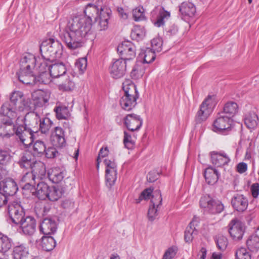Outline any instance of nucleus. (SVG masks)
I'll return each mask as SVG.
<instances>
[{
    "mask_svg": "<svg viewBox=\"0 0 259 259\" xmlns=\"http://www.w3.org/2000/svg\"><path fill=\"white\" fill-rule=\"evenodd\" d=\"M84 13L85 16L72 17L68 21L64 32L61 34L62 40L70 50L83 46L84 37L92 28V18L96 20L100 15L97 7L91 4L87 6Z\"/></svg>",
    "mask_w": 259,
    "mask_h": 259,
    "instance_id": "nucleus-1",
    "label": "nucleus"
},
{
    "mask_svg": "<svg viewBox=\"0 0 259 259\" xmlns=\"http://www.w3.org/2000/svg\"><path fill=\"white\" fill-rule=\"evenodd\" d=\"M10 102H5L0 108V114L10 118L18 119L20 114L31 109V101L23 93L15 91L10 95Z\"/></svg>",
    "mask_w": 259,
    "mask_h": 259,
    "instance_id": "nucleus-2",
    "label": "nucleus"
},
{
    "mask_svg": "<svg viewBox=\"0 0 259 259\" xmlns=\"http://www.w3.org/2000/svg\"><path fill=\"white\" fill-rule=\"evenodd\" d=\"M39 49L41 56L40 62H45L48 64L60 58L62 53L61 44L53 38L44 40L40 45Z\"/></svg>",
    "mask_w": 259,
    "mask_h": 259,
    "instance_id": "nucleus-3",
    "label": "nucleus"
},
{
    "mask_svg": "<svg viewBox=\"0 0 259 259\" xmlns=\"http://www.w3.org/2000/svg\"><path fill=\"white\" fill-rule=\"evenodd\" d=\"M124 95L120 100V105L125 111L132 110L137 105L139 94L136 85L131 80H126L122 84Z\"/></svg>",
    "mask_w": 259,
    "mask_h": 259,
    "instance_id": "nucleus-4",
    "label": "nucleus"
},
{
    "mask_svg": "<svg viewBox=\"0 0 259 259\" xmlns=\"http://www.w3.org/2000/svg\"><path fill=\"white\" fill-rule=\"evenodd\" d=\"M215 97L214 96H208L203 101L200 106V109L197 112L195 120L197 123H201L208 118L212 111L215 104Z\"/></svg>",
    "mask_w": 259,
    "mask_h": 259,
    "instance_id": "nucleus-5",
    "label": "nucleus"
},
{
    "mask_svg": "<svg viewBox=\"0 0 259 259\" xmlns=\"http://www.w3.org/2000/svg\"><path fill=\"white\" fill-rule=\"evenodd\" d=\"M8 212L12 222L16 224H19L25 218V211L21 202L14 200L8 205Z\"/></svg>",
    "mask_w": 259,
    "mask_h": 259,
    "instance_id": "nucleus-6",
    "label": "nucleus"
},
{
    "mask_svg": "<svg viewBox=\"0 0 259 259\" xmlns=\"http://www.w3.org/2000/svg\"><path fill=\"white\" fill-rule=\"evenodd\" d=\"M200 205L206 211L212 214L220 213L224 209V206L220 201L214 200L209 195L201 197Z\"/></svg>",
    "mask_w": 259,
    "mask_h": 259,
    "instance_id": "nucleus-7",
    "label": "nucleus"
},
{
    "mask_svg": "<svg viewBox=\"0 0 259 259\" xmlns=\"http://www.w3.org/2000/svg\"><path fill=\"white\" fill-rule=\"evenodd\" d=\"M104 163L106 166V182L107 186L110 188L114 184L117 179V164L114 159L106 158Z\"/></svg>",
    "mask_w": 259,
    "mask_h": 259,
    "instance_id": "nucleus-8",
    "label": "nucleus"
},
{
    "mask_svg": "<svg viewBox=\"0 0 259 259\" xmlns=\"http://www.w3.org/2000/svg\"><path fill=\"white\" fill-rule=\"evenodd\" d=\"M245 231V225L237 218L232 219L229 224V233L235 241L242 239Z\"/></svg>",
    "mask_w": 259,
    "mask_h": 259,
    "instance_id": "nucleus-9",
    "label": "nucleus"
},
{
    "mask_svg": "<svg viewBox=\"0 0 259 259\" xmlns=\"http://www.w3.org/2000/svg\"><path fill=\"white\" fill-rule=\"evenodd\" d=\"M15 134L23 145L28 146L34 142V134L36 133L23 125H18L16 127Z\"/></svg>",
    "mask_w": 259,
    "mask_h": 259,
    "instance_id": "nucleus-10",
    "label": "nucleus"
},
{
    "mask_svg": "<svg viewBox=\"0 0 259 259\" xmlns=\"http://www.w3.org/2000/svg\"><path fill=\"white\" fill-rule=\"evenodd\" d=\"M117 51L122 56L121 59L129 61L136 57V48L134 44L129 41L122 42L117 48Z\"/></svg>",
    "mask_w": 259,
    "mask_h": 259,
    "instance_id": "nucleus-11",
    "label": "nucleus"
},
{
    "mask_svg": "<svg viewBox=\"0 0 259 259\" xmlns=\"http://www.w3.org/2000/svg\"><path fill=\"white\" fill-rule=\"evenodd\" d=\"M14 118H1L0 119V137L9 138L15 134L18 125H14Z\"/></svg>",
    "mask_w": 259,
    "mask_h": 259,
    "instance_id": "nucleus-12",
    "label": "nucleus"
},
{
    "mask_svg": "<svg viewBox=\"0 0 259 259\" xmlns=\"http://www.w3.org/2000/svg\"><path fill=\"white\" fill-rule=\"evenodd\" d=\"M233 121L230 116L221 113L213 122V128L215 132H222L230 130Z\"/></svg>",
    "mask_w": 259,
    "mask_h": 259,
    "instance_id": "nucleus-13",
    "label": "nucleus"
},
{
    "mask_svg": "<svg viewBox=\"0 0 259 259\" xmlns=\"http://www.w3.org/2000/svg\"><path fill=\"white\" fill-rule=\"evenodd\" d=\"M40 118L35 112H28L25 116L24 127L37 133L38 132V125Z\"/></svg>",
    "mask_w": 259,
    "mask_h": 259,
    "instance_id": "nucleus-14",
    "label": "nucleus"
},
{
    "mask_svg": "<svg viewBox=\"0 0 259 259\" xmlns=\"http://www.w3.org/2000/svg\"><path fill=\"white\" fill-rule=\"evenodd\" d=\"M126 62L122 59H119L115 61L110 68V73L111 76L115 78L122 77L126 71Z\"/></svg>",
    "mask_w": 259,
    "mask_h": 259,
    "instance_id": "nucleus-15",
    "label": "nucleus"
},
{
    "mask_svg": "<svg viewBox=\"0 0 259 259\" xmlns=\"http://www.w3.org/2000/svg\"><path fill=\"white\" fill-rule=\"evenodd\" d=\"M50 140L54 146L60 148L64 147L66 144L64 130L59 126L55 127L51 133Z\"/></svg>",
    "mask_w": 259,
    "mask_h": 259,
    "instance_id": "nucleus-16",
    "label": "nucleus"
},
{
    "mask_svg": "<svg viewBox=\"0 0 259 259\" xmlns=\"http://www.w3.org/2000/svg\"><path fill=\"white\" fill-rule=\"evenodd\" d=\"M51 93L49 91L38 90L32 94V99L35 107H42L48 103L50 98Z\"/></svg>",
    "mask_w": 259,
    "mask_h": 259,
    "instance_id": "nucleus-17",
    "label": "nucleus"
},
{
    "mask_svg": "<svg viewBox=\"0 0 259 259\" xmlns=\"http://www.w3.org/2000/svg\"><path fill=\"white\" fill-rule=\"evenodd\" d=\"M210 154L212 164L217 167H221L227 165L230 161L229 156L223 151H213Z\"/></svg>",
    "mask_w": 259,
    "mask_h": 259,
    "instance_id": "nucleus-18",
    "label": "nucleus"
},
{
    "mask_svg": "<svg viewBox=\"0 0 259 259\" xmlns=\"http://www.w3.org/2000/svg\"><path fill=\"white\" fill-rule=\"evenodd\" d=\"M24 234L27 235H33L36 231V221L32 217L25 218L19 224Z\"/></svg>",
    "mask_w": 259,
    "mask_h": 259,
    "instance_id": "nucleus-19",
    "label": "nucleus"
},
{
    "mask_svg": "<svg viewBox=\"0 0 259 259\" xmlns=\"http://www.w3.org/2000/svg\"><path fill=\"white\" fill-rule=\"evenodd\" d=\"M124 123L130 131L134 132L140 129L142 124V120L139 115L130 114L124 118Z\"/></svg>",
    "mask_w": 259,
    "mask_h": 259,
    "instance_id": "nucleus-20",
    "label": "nucleus"
},
{
    "mask_svg": "<svg viewBox=\"0 0 259 259\" xmlns=\"http://www.w3.org/2000/svg\"><path fill=\"white\" fill-rule=\"evenodd\" d=\"M19 80L24 84H34L36 82V76L32 70L21 69L17 73Z\"/></svg>",
    "mask_w": 259,
    "mask_h": 259,
    "instance_id": "nucleus-21",
    "label": "nucleus"
},
{
    "mask_svg": "<svg viewBox=\"0 0 259 259\" xmlns=\"http://www.w3.org/2000/svg\"><path fill=\"white\" fill-rule=\"evenodd\" d=\"M35 176L33 172H26L20 181V186L24 190L32 191L34 190Z\"/></svg>",
    "mask_w": 259,
    "mask_h": 259,
    "instance_id": "nucleus-22",
    "label": "nucleus"
},
{
    "mask_svg": "<svg viewBox=\"0 0 259 259\" xmlns=\"http://www.w3.org/2000/svg\"><path fill=\"white\" fill-rule=\"evenodd\" d=\"M49 64L45 62H40L38 66L39 75L36 77V82H39L44 84H48L51 81L50 72H48V68Z\"/></svg>",
    "mask_w": 259,
    "mask_h": 259,
    "instance_id": "nucleus-23",
    "label": "nucleus"
},
{
    "mask_svg": "<svg viewBox=\"0 0 259 259\" xmlns=\"http://www.w3.org/2000/svg\"><path fill=\"white\" fill-rule=\"evenodd\" d=\"M39 228L40 232L44 235H50L56 231V223L51 218H45L40 224Z\"/></svg>",
    "mask_w": 259,
    "mask_h": 259,
    "instance_id": "nucleus-24",
    "label": "nucleus"
},
{
    "mask_svg": "<svg viewBox=\"0 0 259 259\" xmlns=\"http://www.w3.org/2000/svg\"><path fill=\"white\" fill-rule=\"evenodd\" d=\"M179 11L183 19H186L194 16L196 13V8L192 3L185 2L179 6Z\"/></svg>",
    "mask_w": 259,
    "mask_h": 259,
    "instance_id": "nucleus-25",
    "label": "nucleus"
},
{
    "mask_svg": "<svg viewBox=\"0 0 259 259\" xmlns=\"http://www.w3.org/2000/svg\"><path fill=\"white\" fill-rule=\"evenodd\" d=\"M50 75L52 78H58L63 76L66 72V68L63 63H58L52 64H49L48 66Z\"/></svg>",
    "mask_w": 259,
    "mask_h": 259,
    "instance_id": "nucleus-26",
    "label": "nucleus"
},
{
    "mask_svg": "<svg viewBox=\"0 0 259 259\" xmlns=\"http://www.w3.org/2000/svg\"><path fill=\"white\" fill-rule=\"evenodd\" d=\"M233 207L238 211H244L248 206V200L243 195L237 194L232 199Z\"/></svg>",
    "mask_w": 259,
    "mask_h": 259,
    "instance_id": "nucleus-27",
    "label": "nucleus"
},
{
    "mask_svg": "<svg viewBox=\"0 0 259 259\" xmlns=\"http://www.w3.org/2000/svg\"><path fill=\"white\" fill-rule=\"evenodd\" d=\"M50 187L48 184L44 182H39L37 185L36 189L32 191L33 195L36 196L38 199L45 200L48 196V193Z\"/></svg>",
    "mask_w": 259,
    "mask_h": 259,
    "instance_id": "nucleus-28",
    "label": "nucleus"
},
{
    "mask_svg": "<svg viewBox=\"0 0 259 259\" xmlns=\"http://www.w3.org/2000/svg\"><path fill=\"white\" fill-rule=\"evenodd\" d=\"M36 61V58L33 55L27 54L21 59L20 62V68L21 69L33 70L34 68Z\"/></svg>",
    "mask_w": 259,
    "mask_h": 259,
    "instance_id": "nucleus-29",
    "label": "nucleus"
},
{
    "mask_svg": "<svg viewBox=\"0 0 259 259\" xmlns=\"http://www.w3.org/2000/svg\"><path fill=\"white\" fill-rule=\"evenodd\" d=\"M204 177L208 184L213 185L217 182L219 179V172L215 168L209 167L205 169Z\"/></svg>",
    "mask_w": 259,
    "mask_h": 259,
    "instance_id": "nucleus-30",
    "label": "nucleus"
},
{
    "mask_svg": "<svg viewBox=\"0 0 259 259\" xmlns=\"http://www.w3.org/2000/svg\"><path fill=\"white\" fill-rule=\"evenodd\" d=\"M3 190L6 195H13L17 192L18 187L13 180L9 179L3 183Z\"/></svg>",
    "mask_w": 259,
    "mask_h": 259,
    "instance_id": "nucleus-31",
    "label": "nucleus"
},
{
    "mask_svg": "<svg viewBox=\"0 0 259 259\" xmlns=\"http://www.w3.org/2000/svg\"><path fill=\"white\" fill-rule=\"evenodd\" d=\"M49 179L54 183H58L62 181L64 177V171L58 167H54L49 172Z\"/></svg>",
    "mask_w": 259,
    "mask_h": 259,
    "instance_id": "nucleus-32",
    "label": "nucleus"
},
{
    "mask_svg": "<svg viewBox=\"0 0 259 259\" xmlns=\"http://www.w3.org/2000/svg\"><path fill=\"white\" fill-rule=\"evenodd\" d=\"M170 17V13L164 10L163 8L160 9L157 15V20L154 22L155 26L159 27L164 25L165 22Z\"/></svg>",
    "mask_w": 259,
    "mask_h": 259,
    "instance_id": "nucleus-33",
    "label": "nucleus"
},
{
    "mask_svg": "<svg viewBox=\"0 0 259 259\" xmlns=\"http://www.w3.org/2000/svg\"><path fill=\"white\" fill-rule=\"evenodd\" d=\"M155 52L150 48H146L145 50H142L139 54V59L143 60L144 63H150L155 59Z\"/></svg>",
    "mask_w": 259,
    "mask_h": 259,
    "instance_id": "nucleus-34",
    "label": "nucleus"
},
{
    "mask_svg": "<svg viewBox=\"0 0 259 259\" xmlns=\"http://www.w3.org/2000/svg\"><path fill=\"white\" fill-rule=\"evenodd\" d=\"M237 110L238 105L237 103L234 102H229L225 105L223 112L221 113L226 115L227 116H230L232 118L237 112Z\"/></svg>",
    "mask_w": 259,
    "mask_h": 259,
    "instance_id": "nucleus-35",
    "label": "nucleus"
},
{
    "mask_svg": "<svg viewBox=\"0 0 259 259\" xmlns=\"http://www.w3.org/2000/svg\"><path fill=\"white\" fill-rule=\"evenodd\" d=\"M56 244L55 239L50 236H44L41 238V246L44 250L49 251L53 250Z\"/></svg>",
    "mask_w": 259,
    "mask_h": 259,
    "instance_id": "nucleus-36",
    "label": "nucleus"
},
{
    "mask_svg": "<svg viewBox=\"0 0 259 259\" xmlns=\"http://www.w3.org/2000/svg\"><path fill=\"white\" fill-rule=\"evenodd\" d=\"M12 239L7 235L0 233V252H6L12 247Z\"/></svg>",
    "mask_w": 259,
    "mask_h": 259,
    "instance_id": "nucleus-37",
    "label": "nucleus"
},
{
    "mask_svg": "<svg viewBox=\"0 0 259 259\" xmlns=\"http://www.w3.org/2000/svg\"><path fill=\"white\" fill-rule=\"evenodd\" d=\"M258 122V117L254 112L247 113L244 118V123L246 126L250 129L256 127Z\"/></svg>",
    "mask_w": 259,
    "mask_h": 259,
    "instance_id": "nucleus-38",
    "label": "nucleus"
},
{
    "mask_svg": "<svg viewBox=\"0 0 259 259\" xmlns=\"http://www.w3.org/2000/svg\"><path fill=\"white\" fill-rule=\"evenodd\" d=\"M31 172L37 176L38 177L41 178L45 176L46 173V168L45 164L41 161H36L33 163L31 167Z\"/></svg>",
    "mask_w": 259,
    "mask_h": 259,
    "instance_id": "nucleus-39",
    "label": "nucleus"
},
{
    "mask_svg": "<svg viewBox=\"0 0 259 259\" xmlns=\"http://www.w3.org/2000/svg\"><path fill=\"white\" fill-rule=\"evenodd\" d=\"M53 125V122L49 118L45 117L40 119L38 125V131L42 134H48Z\"/></svg>",
    "mask_w": 259,
    "mask_h": 259,
    "instance_id": "nucleus-40",
    "label": "nucleus"
},
{
    "mask_svg": "<svg viewBox=\"0 0 259 259\" xmlns=\"http://www.w3.org/2000/svg\"><path fill=\"white\" fill-rule=\"evenodd\" d=\"M28 250L24 244H21L14 248V259H24L28 254Z\"/></svg>",
    "mask_w": 259,
    "mask_h": 259,
    "instance_id": "nucleus-41",
    "label": "nucleus"
},
{
    "mask_svg": "<svg viewBox=\"0 0 259 259\" xmlns=\"http://www.w3.org/2000/svg\"><path fill=\"white\" fill-rule=\"evenodd\" d=\"M246 244L248 249L253 252H256L259 249V237L253 235L247 240Z\"/></svg>",
    "mask_w": 259,
    "mask_h": 259,
    "instance_id": "nucleus-42",
    "label": "nucleus"
},
{
    "mask_svg": "<svg viewBox=\"0 0 259 259\" xmlns=\"http://www.w3.org/2000/svg\"><path fill=\"white\" fill-rule=\"evenodd\" d=\"M144 68L141 62L138 63L134 66L131 72V76L133 79L141 77L144 73Z\"/></svg>",
    "mask_w": 259,
    "mask_h": 259,
    "instance_id": "nucleus-43",
    "label": "nucleus"
},
{
    "mask_svg": "<svg viewBox=\"0 0 259 259\" xmlns=\"http://www.w3.org/2000/svg\"><path fill=\"white\" fill-rule=\"evenodd\" d=\"M46 150V146L45 143L41 140H36L33 145L34 154L38 156L44 155Z\"/></svg>",
    "mask_w": 259,
    "mask_h": 259,
    "instance_id": "nucleus-44",
    "label": "nucleus"
},
{
    "mask_svg": "<svg viewBox=\"0 0 259 259\" xmlns=\"http://www.w3.org/2000/svg\"><path fill=\"white\" fill-rule=\"evenodd\" d=\"M99 25L101 30H105L108 28V20L110 18L109 14L101 9L99 15Z\"/></svg>",
    "mask_w": 259,
    "mask_h": 259,
    "instance_id": "nucleus-45",
    "label": "nucleus"
},
{
    "mask_svg": "<svg viewBox=\"0 0 259 259\" xmlns=\"http://www.w3.org/2000/svg\"><path fill=\"white\" fill-rule=\"evenodd\" d=\"M31 155L29 153H24L19 161L20 167L25 168H31L33 163L31 160Z\"/></svg>",
    "mask_w": 259,
    "mask_h": 259,
    "instance_id": "nucleus-46",
    "label": "nucleus"
},
{
    "mask_svg": "<svg viewBox=\"0 0 259 259\" xmlns=\"http://www.w3.org/2000/svg\"><path fill=\"white\" fill-rule=\"evenodd\" d=\"M62 194L61 189L55 187H51L50 189L49 195L47 198H48L50 201H57L62 196Z\"/></svg>",
    "mask_w": 259,
    "mask_h": 259,
    "instance_id": "nucleus-47",
    "label": "nucleus"
},
{
    "mask_svg": "<svg viewBox=\"0 0 259 259\" xmlns=\"http://www.w3.org/2000/svg\"><path fill=\"white\" fill-rule=\"evenodd\" d=\"M131 36L133 39L140 40L145 36V31L143 27L135 26L132 30Z\"/></svg>",
    "mask_w": 259,
    "mask_h": 259,
    "instance_id": "nucleus-48",
    "label": "nucleus"
},
{
    "mask_svg": "<svg viewBox=\"0 0 259 259\" xmlns=\"http://www.w3.org/2000/svg\"><path fill=\"white\" fill-rule=\"evenodd\" d=\"M54 111L58 119H66L68 116L69 110L65 106H57L54 109Z\"/></svg>",
    "mask_w": 259,
    "mask_h": 259,
    "instance_id": "nucleus-49",
    "label": "nucleus"
},
{
    "mask_svg": "<svg viewBox=\"0 0 259 259\" xmlns=\"http://www.w3.org/2000/svg\"><path fill=\"white\" fill-rule=\"evenodd\" d=\"M162 196L161 192L159 190L154 191L151 196V203L152 205L156 206L157 208H160L162 204Z\"/></svg>",
    "mask_w": 259,
    "mask_h": 259,
    "instance_id": "nucleus-50",
    "label": "nucleus"
},
{
    "mask_svg": "<svg viewBox=\"0 0 259 259\" xmlns=\"http://www.w3.org/2000/svg\"><path fill=\"white\" fill-rule=\"evenodd\" d=\"M198 233L195 228L188 226L185 232V240L186 242H191L194 236Z\"/></svg>",
    "mask_w": 259,
    "mask_h": 259,
    "instance_id": "nucleus-51",
    "label": "nucleus"
},
{
    "mask_svg": "<svg viewBox=\"0 0 259 259\" xmlns=\"http://www.w3.org/2000/svg\"><path fill=\"white\" fill-rule=\"evenodd\" d=\"M218 248L221 250H225L228 245V239L226 237L219 235L215 238Z\"/></svg>",
    "mask_w": 259,
    "mask_h": 259,
    "instance_id": "nucleus-52",
    "label": "nucleus"
},
{
    "mask_svg": "<svg viewBox=\"0 0 259 259\" xmlns=\"http://www.w3.org/2000/svg\"><path fill=\"white\" fill-rule=\"evenodd\" d=\"M123 143L125 147L128 149H133L135 144V141L133 139L131 135L126 132H124Z\"/></svg>",
    "mask_w": 259,
    "mask_h": 259,
    "instance_id": "nucleus-53",
    "label": "nucleus"
},
{
    "mask_svg": "<svg viewBox=\"0 0 259 259\" xmlns=\"http://www.w3.org/2000/svg\"><path fill=\"white\" fill-rule=\"evenodd\" d=\"M236 259H251V255L245 248L241 247L237 249L235 253Z\"/></svg>",
    "mask_w": 259,
    "mask_h": 259,
    "instance_id": "nucleus-54",
    "label": "nucleus"
},
{
    "mask_svg": "<svg viewBox=\"0 0 259 259\" xmlns=\"http://www.w3.org/2000/svg\"><path fill=\"white\" fill-rule=\"evenodd\" d=\"M153 190V189L151 188L145 189L141 192L139 198L136 200V203H139L143 200L149 199L152 196V194L154 192Z\"/></svg>",
    "mask_w": 259,
    "mask_h": 259,
    "instance_id": "nucleus-55",
    "label": "nucleus"
},
{
    "mask_svg": "<svg viewBox=\"0 0 259 259\" xmlns=\"http://www.w3.org/2000/svg\"><path fill=\"white\" fill-rule=\"evenodd\" d=\"M133 16L135 21H139L144 19V12L143 7H138L133 10Z\"/></svg>",
    "mask_w": 259,
    "mask_h": 259,
    "instance_id": "nucleus-56",
    "label": "nucleus"
},
{
    "mask_svg": "<svg viewBox=\"0 0 259 259\" xmlns=\"http://www.w3.org/2000/svg\"><path fill=\"white\" fill-rule=\"evenodd\" d=\"M87 59L85 57L79 58L75 63V67L80 74L83 73L87 69Z\"/></svg>",
    "mask_w": 259,
    "mask_h": 259,
    "instance_id": "nucleus-57",
    "label": "nucleus"
},
{
    "mask_svg": "<svg viewBox=\"0 0 259 259\" xmlns=\"http://www.w3.org/2000/svg\"><path fill=\"white\" fill-rule=\"evenodd\" d=\"M162 40L160 38H155L151 40V49L153 52H160L162 50Z\"/></svg>",
    "mask_w": 259,
    "mask_h": 259,
    "instance_id": "nucleus-58",
    "label": "nucleus"
},
{
    "mask_svg": "<svg viewBox=\"0 0 259 259\" xmlns=\"http://www.w3.org/2000/svg\"><path fill=\"white\" fill-rule=\"evenodd\" d=\"M159 208H157L156 206L151 205L149 207L148 211V218L150 221L152 222L158 215V211Z\"/></svg>",
    "mask_w": 259,
    "mask_h": 259,
    "instance_id": "nucleus-59",
    "label": "nucleus"
},
{
    "mask_svg": "<svg viewBox=\"0 0 259 259\" xmlns=\"http://www.w3.org/2000/svg\"><path fill=\"white\" fill-rule=\"evenodd\" d=\"M74 88V83L69 78H66V80L59 85V88L65 91H71Z\"/></svg>",
    "mask_w": 259,
    "mask_h": 259,
    "instance_id": "nucleus-60",
    "label": "nucleus"
},
{
    "mask_svg": "<svg viewBox=\"0 0 259 259\" xmlns=\"http://www.w3.org/2000/svg\"><path fill=\"white\" fill-rule=\"evenodd\" d=\"M11 159L10 153L7 150L0 149V163L6 164Z\"/></svg>",
    "mask_w": 259,
    "mask_h": 259,
    "instance_id": "nucleus-61",
    "label": "nucleus"
},
{
    "mask_svg": "<svg viewBox=\"0 0 259 259\" xmlns=\"http://www.w3.org/2000/svg\"><path fill=\"white\" fill-rule=\"evenodd\" d=\"M176 249L174 247L168 248L164 252L162 259H172L176 255Z\"/></svg>",
    "mask_w": 259,
    "mask_h": 259,
    "instance_id": "nucleus-62",
    "label": "nucleus"
},
{
    "mask_svg": "<svg viewBox=\"0 0 259 259\" xmlns=\"http://www.w3.org/2000/svg\"><path fill=\"white\" fill-rule=\"evenodd\" d=\"M62 206L68 210H71L74 208L75 203L74 202L70 199H64L61 204Z\"/></svg>",
    "mask_w": 259,
    "mask_h": 259,
    "instance_id": "nucleus-63",
    "label": "nucleus"
},
{
    "mask_svg": "<svg viewBox=\"0 0 259 259\" xmlns=\"http://www.w3.org/2000/svg\"><path fill=\"white\" fill-rule=\"evenodd\" d=\"M57 152V150L54 147H51L48 148H46V150H45L44 154L46 157L48 158H52L55 157Z\"/></svg>",
    "mask_w": 259,
    "mask_h": 259,
    "instance_id": "nucleus-64",
    "label": "nucleus"
}]
</instances>
